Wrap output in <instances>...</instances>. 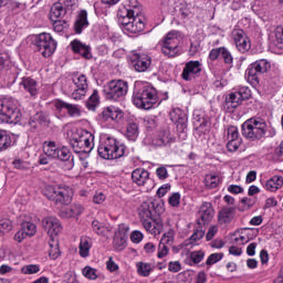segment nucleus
Returning <instances> with one entry per match:
<instances>
[{
    "mask_svg": "<svg viewBox=\"0 0 283 283\" xmlns=\"http://www.w3.org/2000/svg\"><path fill=\"white\" fill-rule=\"evenodd\" d=\"M140 9L137 0H129V8H123L118 11V23L124 32L128 34H140L145 30V18L138 15Z\"/></svg>",
    "mask_w": 283,
    "mask_h": 283,
    "instance_id": "f257e3e1",
    "label": "nucleus"
},
{
    "mask_svg": "<svg viewBox=\"0 0 283 283\" xmlns=\"http://www.w3.org/2000/svg\"><path fill=\"white\" fill-rule=\"evenodd\" d=\"M133 103L139 109H151L158 105V91L147 82H136Z\"/></svg>",
    "mask_w": 283,
    "mask_h": 283,
    "instance_id": "f03ea898",
    "label": "nucleus"
},
{
    "mask_svg": "<svg viewBox=\"0 0 283 283\" xmlns=\"http://www.w3.org/2000/svg\"><path fill=\"white\" fill-rule=\"evenodd\" d=\"M42 149L43 154L51 160H62V163H64L63 169L65 171L74 169V159L72 158V153L67 147H61L54 142H44Z\"/></svg>",
    "mask_w": 283,
    "mask_h": 283,
    "instance_id": "7ed1b4c3",
    "label": "nucleus"
},
{
    "mask_svg": "<svg viewBox=\"0 0 283 283\" xmlns=\"http://www.w3.org/2000/svg\"><path fill=\"white\" fill-rule=\"evenodd\" d=\"M21 109H19V101L12 97L0 99V123H9L17 125L21 123Z\"/></svg>",
    "mask_w": 283,
    "mask_h": 283,
    "instance_id": "20e7f679",
    "label": "nucleus"
},
{
    "mask_svg": "<svg viewBox=\"0 0 283 283\" xmlns=\"http://www.w3.org/2000/svg\"><path fill=\"white\" fill-rule=\"evenodd\" d=\"M97 151L104 160H116L125 156V146L120 145L114 137H106L101 140Z\"/></svg>",
    "mask_w": 283,
    "mask_h": 283,
    "instance_id": "39448f33",
    "label": "nucleus"
},
{
    "mask_svg": "<svg viewBox=\"0 0 283 283\" xmlns=\"http://www.w3.org/2000/svg\"><path fill=\"white\" fill-rule=\"evenodd\" d=\"M43 195L55 205H70L74 198V190L69 186H46Z\"/></svg>",
    "mask_w": 283,
    "mask_h": 283,
    "instance_id": "423d86ee",
    "label": "nucleus"
},
{
    "mask_svg": "<svg viewBox=\"0 0 283 283\" xmlns=\"http://www.w3.org/2000/svg\"><path fill=\"white\" fill-rule=\"evenodd\" d=\"M71 145L75 154H91L94 149V134L80 129L73 135Z\"/></svg>",
    "mask_w": 283,
    "mask_h": 283,
    "instance_id": "0eeeda50",
    "label": "nucleus"
},
{
    "mask_svg": "<svg viewBox=\"0 0 283 283\" xmlns=\"http://www.w3.org/2000/svg\"><path fill=\"white\" fill-rule=\"evenodd\" d=\"M242 134L250 140H260L266 134V122L260 117L250 118L243 123Z\"/></svg>",
    "mask_w": 283,
    "mask_h": 283,
    "instance_id": "6e6552de",
    "label": "nucleus"
},
{
    "mask_svg": "<svg viewBox=\"0 0 283 283\" xmlns=\"http://www.w3.org/2000/svg\"><path fill=\"white\" fill-rule=\"evenodd\" d=\"M180 41L182 33L179 31L168 32L161 41V52L165 56H178L180 54Z\"/></svg>",
    "mask_w": 283,
    "mask_h": 283,
    "instance_id": "1a4fd4ad",
    "label": "nucleus"
},
{
    "mask_svg": "<svg viewBox=\"0 0 283 283\" xmlns=\"http://www.w3.org/2000/svg\"><path fill=\"white\" fill-rule=\"evenodd\" d=\"M129 92V84L123 80H113L104 87L107 101H118L125 98Z\"/></svg>",
    "mask_w": 283,
    "mask_h": 283,
    "instance_id": "9d476101",
    "label": "nucleus"
},
{
    "mask_svg": "<svg viewBox=\"0 0 283 283\" xmlns=\"http://www.w3.org/2000/svg\"><path fill=\"white\" fill-rule=\"evenodd\" d=\"M36 48L44 56V59H48L56 52V42L54 38H52V34L50 33H41L36 38Z\"/></svg>",
    "mask_w": 283,
    "mask_h": 283,
    "instance_id": "9b49d317",
    "label": "nucleus"
},
{
    "mask_svg": "<svg viewBox=\"0 0 283 283\" xmlns=\"http://www.w3.org/2000/svg\"><path fill=\"white\" fill-rule=\"evenodd\" d=\"M42 227L44 231L50 235L51 240H56V237L61 231H63V227L61 226V221L55 217H45L42 220Z\"/></svg>",
    "mask_w": 283,
    "mask_h": 283,
    "instance_id": "f8f14e48",
    "label": "nucleus"
},
{
    "mask_svg": "<svg viewBox=\"0 0 283 283\" xmlns=\"http://www.w3.org/2000/svg\"><path fill=\"white\" fill-rule=\"evenodd\" d=\"M231 39L234 41L237 49L242 54L251 50V41H249L247 33H244L242 29H234L231 32Z\"/></svg>",
    "mask_w": 283,
    "mask_h": 283,
    "instance_id": "ddd939ff",
    "label": "nucleus"
},
{
    "mask_svg": "<svg viewBox=\"0 0 283 283\" xmlns=\"http://www.w3.org/2000/svg\"><path fill=\"white\" fill-rule=\"evenodd\" d=\"M251 98V88L241 86L237 92H232L226 98L227 103H230L232 107L242 105V101H249Z\"/></svg>",
    "mask_w": 283,
    "mask_h": 283,
    "instance_id": "4468645a",
    "label": "nucleus"
},
{
    "mask_svg": "<svg viewBox=\"0 0 283 283\" xmlns=\"http://www.w3.org/2000/svg\"><path fill=\"white\" fill-rule=\"evenodd\" d=\"M200 72H202V66H201L200 62L190 61L184 67L181 76H182L184 81H193V78H196V76H198V74H200Z\"/></svg>",
    "mask_w": 283,
    "mask_h": 283,
    "instance_id": "2eb2a0df",
    "label": "nucleus"
},
{
    "mask_svg": "<svg viewBox=\"0 0 283 283\" xmlns=\"http://www.w3.org/2000/svg\"><path fill=\"white\" fill-rule=\"evenodd\" d=\"M132 61L136 72H147L151 65V57L145 53L133 54Z\"/></svg>",
    "mask_w": 283,
    "mask_h": 283,
    "instance_id": "dca6fc26",
    "label": "nucleus"
},
{
    "mask_svg": "<svg viewBox=\"0 0 283 283\" xmlns=\"http://www.w3.org/2000/svg\"><path fill=\"white\" fill-rule=\"evenodd\" d=\"M154 211H156V201L148 199L144 202L138 208V216L140 219V222L143 220H148L154 218Z\"/></svg>",
    "mask_w": 283,
    "mask_h": 283,
    "instance_id": "f3484780",
    "label": "nucleus"
},
{
    "mask_svg": "<svg viewBox=\"0 0 283 283\" xmlns=\"http://www.w3.org/2000/svg\"><path fill=\"white\" fill-rule=\"evenodd\" d=\"M142 224L145 231L150 233V235H160V233H163V229L165 228L163 221L160 220L144 219Z\"/></svg>",
    "mask_w": 283,
    "mask_h": 283,
    "instance_id": "a211bd4d",
    "label": "nucleus"
},
{
    "mask_svg": "<svg viewBox=\"0 0 283 283\" xmlns=\"http://www.w3.org/2000/svg\"><path fill=\"white\" fill-rule=\"evenodd\" d=\"M214 213L211 202H203L199 208L198 218L201 220L202 224H207V222L213 220Z\"/></svg>",
    "mask_w": 283,
    "mask_h": 283,
    "instance_id": "6ab92c4d",
    "label": "nucleus"
},
{
    "mask_svg": "<svg viewBox=\"0 0 283 283\" xmlns=\"http://www.w3.org/2000/svg\"><path fill=\"white\" fill-rule=\"evenodd\" d=\"M70 46L75 54H80L84 59H92V48H90V45L78 40H73Z\"/></svg>",
    "mask_w": 283,
    "mask_h": 283,
    "instance_id": "aec40b11",
    "label": "nucleus"
},
{
    "mask_svg": "<svg viewBox=\"0 0 283 283\" xmlns=\"http://www.w3.org/2000/svg\"><path fill=\"white\" fill-rule=\"evenodd\" d=\"M132 180L135 182V185H138V187H145L147 182H150L151 179H149V171H147L145 168H137L132 172Z\"/></svg>",
    "mask_w": 283,
    "mask_h": 283,
    "instance_id": "412c9836",
    "label": "nucleus"
},
{
    "mask_svg": "<svg viewBox=\"0 0 283 283\" xmlns=\"http://www.w3.org/2000/svg\"><path fill=\"white\" fill-rule=\"evenodd\" d=\"M171 143H176V137H174L169 130L160 132L159 135L153 139L154 147H167V145H171Z\"/></svg>",
    "mask_w": 283,
    "mask_h": 283,
    "instance_id": "4be33fe9",
    "label": "nucleus"
},
{
    "mask_svg": "<svg viewBox=\"0 0 283 283\" xmlns=\"http://www.w3.org/2000/svg\"><path fill=\"white\" fill-rule=\"evenodd\" d=\"M20 90H24L30 96H36L39 94V83L34 78L23 77L20 82Z\"/></svg>",
    "mask_w": 283,
    "mask_h": 283,
    "instance_id": "5701e85b",
    "label": "nucleus"
},
{
    "mask_svg": "<svg viewBox=\"0 0 283 283\" xmlns=\"http://www.w3.org/2000/svg\"><path fill=\"white\" fill-rule=\"evenodd\" d=\"M103 120H120L123 118V111L116 106H107L102 112Z\"/></svg>",
    "mask_w": 283,
    "mask_h": 283,
    "instance_id": "b1692460",
    "label": "nucleus"
},
{
    "mask_svg": "<svg viewBox=\"0 0 283 283\" xmlns=\"http://www.w3.org/2000/svg\"><path fill=\"white\" fill-rule=\"evenodd\" d=\"M263 187L265 191L275 193V191H280V189L283 187V177L280 175H274L264 182Z\"/></svg>",
    "mask_w": 283,
    "mask_h": 283,
    "instance_id": "393cba45",
    "label": "nucleus"
},
{
    "mask_svg": "<svg viewBox=\"0 0 283 283\" xmlns=\"http://www.w3.org/2000/svg\"><path fill=\"white\" fill-rule=\"evenodd\" d=\"M235 218V209L233 207H224L219 211V224H229Z\"/></svg>",
    "mask_w": 283,
    "mask_h": 283,
    "instance_id": "a878e982",
    "label": "nucleus"
},
{
    "mask_svg": "<svg viewBox=\"0 0 283 283\" xmlns=\"http://www.w3.org/2000/svg\"><path fill=\"white\" fill-rule=\"evenodd\" d=\"M87 25H90V22L87 21V11L82 10L80 11L74 24L76 34H81Z\"/></svg>",
    "mask_w": 283,
    "mask_h": 283,
    "instance_id": "bb28decb",
    "label": "nucleus"
},
{
    "mask_svg": "<svg viewBox=\"0 0 283 283\" xmlns=\"http://www.w3.org/2000/svg\"><path fill=\"white\" fill-rule=\"evenodd\" d=\"M92 238L82 237L80 239L78 253L81 258H90V251H92Z\"/></svg>",
    "mask_w": 283,
    "mask_h": 283,
    "instance_id": "cd10ccee",
    "label": "nucleus"
},
{
    "mask_svg": "<svg viewBox=\"0 0 283 283\" xmlns=\"http://www.w3.org/2000/svg\"><path fill=\"white\" fill-rule=\"evenodd\" d=\"M270 39L279 50H283V27H276L270 34Z\"/></svg>",
    "mask_w": 283,
    "mask_h": 283,
    "instance_id": "c85d7f7f",
    "label": "nucleus"
},
{
    "mask_svg": "<svg viewBox=\"0 0 283 283\" xmlns=\"http://www.w3.org/2000/svg\"><path fill=\"white\" fill-rule=\"evenodd\" d=\"M187 118V115L185 114V111L180 108H175L170 112V119L172 123H176V125H181V127H187V124L185 123V119Z\"/></svg>",
    "mask_w": 283,
    "mask_h": 283,
    "instance_id": "c756f323",
    "label": "nucleus"
},
{
    "mask_svg": "<svg viewBox=\"0 0 283 283\" xmlns=\"http://www.w3.org/2000/svg\"><path fill=\"white\" fill-rule=\"evenodd\" d=\"M63 4L61 2H55L50 10L49 19L50 21H60L64 14Z\"/></svg>",
    "mask_w": 283,
    "mask_h": 283,
    "instance_id": "7c9ffc66",
    "label": "nucleus"
},
{
    "mask_svg": "<svg viewBox=\"0 0 283 283\" xmlns=\"http://www.w3.org/2000/svg\"><path fill=\"white\" fill-rule=\"evenodd\" d=\"M12 138H14L12 134L0 130V151H6L8 147L12 146Z\"/></svg>",
    "mask_w": 283,
    "mask_h": 283,
    "instance_id": "2f4dec72",
    "label": "nucleus"
},
{
    "mask_svg": "<svg viewBox=\"0 0 283 283\" xmlns=\"http://www.w3.org/2000/svg\"><path fill=\"white\" fill-rule=\"evenodd\" d=\"M92 229H93L94 232L97 233V235L107 237V235H109V233H112V228L103 224L98 220H94L92 222Z\"/></svg>",
    "mask_w": 283,
    "mask_h": 283,
    "instance_id": "473e14b6",
    "label": "nucleus"
},
{
    "mask_svg": "<svg viewBox=\"0 0 283 283\" xmlns=\"http://www.w3.org/2000/svg\"><path fill=\"white\" fill-rule=\"evenodd\" d=\"M259 74L260 73L250 64L245 71V80L250 85H258L260 83Z\"/></svg>",
    "mask_w": 283,
    "mask_h": 283,
    "instance_id": "72a5a7b5",
    "label": "nucleus"
},
{
    "mask_svg": "<svg viewBox=\"0 0 283 283\" xmlns=\"http://www.w3.org/2000/svg\"><path fill=\"white\" fill-rule=\"evenodd\" d=\"M251 66L259 74H264L271 70V62H269L266 60H258L256 62L252 63Z\"/></svg>",
    "mask_w": 283,
    "mask_h": 283,
    "instance_id": "f704fd0d",
    "label": "nucleus"
},
{
    "mask_svg": "<svg viewBox=\"0 0 283 283\" xmlns=\"http://www.w3.org/2000/svg\"><path fill=\"white\" fill-rule=\"evenodd\" d=\"M49 255L51 260H57V258L61 255V250L59 249V240L57 239H51L49 241Z\"/></svg>",
    "mask_w": 283,
    "mask_h": 283,
    "instance_id": "c9c22d12",
    "label": "nucleus"
},
{
    "mask_svg": "<svg viewBox=\"0 0 283 283\" xmlns=\"http://www.w3.org/2000/svg\"><path fill=\"white\" fill-rule=\"evenodd\" d=\"M136 269L138 275H142V277H149V273L153 271L151 264L145 262H137Z\"/></svg>",
    "mask_w": 283,
    "mask_h": 283,
    "instance_id": "e433bc0d",
    "label": "nucleus"
},
{
    "mask_svg": "<svg viewBox=\"0 0 283 283\" xmlns=\"http://www.w3.org/2000/svg\"><path fill=\"white\" fill-rule=\"evenodd\" d=\"M101 103V97L98 96V91L94 90L92 95L88 97L86 102L87 109L94 111L98 107Z\"/></svg>",
    "mask_w": 283,
    "mask_h": 283,
    "instance_id": "4c0bfd02",
    "label": "nucleus"
},
{
    "mask_svg": "<svg viewBox=\"0 0 283 283\" xmlns=\"http://www.w3.org/2000/svg\"><path fill=\"white\" fill-rule=\"evenodd\" d=\"M207 189H216L220 185V177L217 175H207L205 178Z\"/></svg>",
    "mask_w": 283,
    "mask_h": 283,
    "instance_id": "58836bf2",
    "label": "nucleus"
},
{
    "mask_svg": "<svg viewBox=\"0 0 283 283\" xmlns=\"http://www.w3.org/2000/svg\"><path fill=\"white\" fill-rule=\"evenodd\" d=\"M82 274L84 275V277H86V280H98V270L90 265H86L82 270Z\"/></svg>",
    "mask_w": 283,
    "mask_h": 283,
    "instance_id": "ea45409f",
    "label": "nucleus"
},
{
    "mask_svg": "<svg viewBox=\"0 0 283 283\" xmlns=\"http://www.w3.org/2000/svg\"><path fill=\"white\" fill-rule=\"evenodd\" d=\"M41 271V266L39 264H28L21 268V273L23 275H34Z\"/></svg>",
    "mask_w": 283,
    "mask_h": 283,
    "instance_id": "a19ab883",
    "label": "nucleus"
},
{
    "mask_svg": "<svg viewBox=\"0 0 283 283\" xmlns=\"http://www.w3.org/2000/svg\"><path fill=\"white\" fill-rule=\"evenodd\" d=\"M73 83H74L75 87H81L82 90H87V87H88L87 76H85L84 74L75 75L73 77Z\"/></svg>",
    "mask_w": 283,
    "mask_h": 283,
    "instance_id": "79ce46f5",
    "label": "nucleus"
},
{
    "mask_svg": "<svg viewBox=\"0 0 283 283\" xmlns=\"http://www.w3.org/2000/svg\"><path fill=\"white\" fill-rule=\"evenodd\" d=\"M126 136L128 140H136L138 138V125L137 124H129L126 128Z\"/></svg>",
    "mask_w": 283,
    "mask_h": 283,
    "instance_id": "37998d69",
    "label": "nucleus"
},
{
    "mask_svg": "<svg viewBox=\"0 0 283 283\" xmlns=\"http://www.w3.org/2000/svg\"><path fill=\"white\" fill-rule=\"evenodd\" d=\"M179 14L181 19H184V21H189V19H193V10H191V7L187 4L181 6Z\"/></svg>",
    "mask_w": 283,
    "mask_h": 283,
    "instance_id": "c03bdc74",
    "label": "nucleus"
},
{
    "mask_svg": "<svg viewBox=\"0 0 283 283\" xmlns=\"http://www.w3.org/2000/svg\"><path fill=\"white\" fill-rule=\"evenodd\" d=\"M113 244H114V249H116V251H123L127 247V237H125V235L115 237Z\"/></svg>",
    "mask_w": 283,
    "mask_h": 283,
    "instance_id": "a18cd8bd",
    "label": "nucleus"
},
{
    "mask_svg": "<svg viewBox=\"0 0 283 283\" xmlns=\"http://www.w3.org/2000/svg\"><path fill=\"white\" fill-rule=\"evenodd\" d=\"M189 258L192 264H200V262L205 260V251L202 250L192 251Z\"/></svg>",
    "mask_w": 283,
    "mask_h": 283,
    "instance_id": "49530a36",
    "label": "nucleus"
},
{
    "mask_svg": "<svg viewBox=\"0 0 283 283\" xmlns=\"http://www.w3.org/2000/svg\"><path fill=\"white\" fill-rule=\"evenodd\" d=\"M174 235H175L174 230H169L163 234L159 242L161 244H166L167 247H171L174 244Z\"/></svg>",
    "mask_w": 283,
    "mask_h": 283,
    "instance_id": "de8ad7c7",
    "label": "nucleus"
},
{
    "mask_svg": "<svg viewBox=\"0 0 283 283\" xmlns=\"http://www.w3.org/2000/svg\"><path fill=\"white\" fill-rule=\"evenodd\" d=\"M21 229L25 232L27 235L31 238L36 233V226L30 221H25L22 223Z\"/></svg>",
    "mask_w": 283,
    "mask_h": 283,
    "instance_id": "09e8293b",
    "label": "nucleus"
},
{
    "mask_svg": "<svg viewBox=\"0 0 283 283\" xmlns=\"http://www.w3.org/2000/svg\"><path fill=\"white\" fill-rule=\"evenodd\" d=\"M242 145V138L239 139H228L227 149L228 151L234 153L240 149Z\"/></svg>",
    "mask_w": 283,
    "mask_h": 283,
    "instance_id": "8fccbe9b",
    "label": "nucleus"
},
{
    "mask_svg": "<svg viewBox=\"0 0 283 283\" xmlns=\"http://www.w3.org/2000/svg\"><path fill=\"white\" fill-rule=\"evenodd\" d=\"M222 258H224V253H222V252L212 253L208 256L206 264L208 266H212V264H218V262H220V260H222Z\"/></svg>",
    "mask_w": 283,
    "mask_h": 283,
    "instance_id": "3c124183",
    "label": "nucleus"
},
{
    "mask_svg": "<svg viewBox=\"0 0 283 283\" xmlns=\"http://www.w3.org/2000/svg\"><path fill=\"white\" fill-rule=\"evenodd\" d=\"M87 94V88L82 87H75V90L71 94V98L74 101H82V98H85Z\"/></svg>",
    "mask_w": 283,
    "mask_h": 283,
    "instance_id": "603ef678",
    "label": "nucleus"
},
{
    "mask_svg": "<svg viewBox=\"0 0 283 283\" xmlns=\"http://www.w3.org/2000/svg\"><path fill=\"white\" fill-rule=\"evenodd\" d=\"M195 125L199 127V129H205V127H209V120L205 119V117H200V115H193Z\"/></svg>",
    "mask_w": 283,
    "mask_h": 283,
    "instance_id": "864d4df0",
    "label": "nucleus"
},
{
    "mask_svg": "<svg viewBox=\"0 0 283 283\" xmlns=\"http://www.w3.org/2000/svg\"><path fill=\"white\" fill-rule=\"evenodd\" d=\"M167 255H169V245L159 242L157 258H159V260H163V258H167Z\"/></svg>",
    "mask_w": 283,
    "mask_h": 283,
    "instance_id": "5fc2aeb1",
    "label": "nucleus"
},
{
    "mask_svg": "<svg viewBox=\"0 0 283 283\" xmlns=\"http://www.w3.org/2000/svg\"><path fill=\"white\" fill-rule=\"evenodd\" d=\"M66 112H67L69 115L73 116V117L81 116V108L76 104H70L69 103L67 106H66Z\"/></svg>",
    "mask_w": 283,
    "mask_h": 283,
    "instance_id": "6e6d98bb",
    "label": "nucleus"
},
{
    "mask_svg": "<svg viewBox=\"0 0 283 283\" xmlns=\"http://www.w3.org/2000/svg\"><path fill=\"white\" fill-rule=\"evenodd\" d=\"M227 136H228V140L239 139L240 138V133L238 132V127H235V126L228 127Z\"/></svg>",
    "mask_w": 283,
    "mask_h": 283,
    "instance_id": "4d7b16f0",
    "label": "nucleus"
},
{
    "mask_svg": "<svg viewBox=\"0 0 283 283\" xmlns=\"http://www.w3.org/2000/svg\"><path fill=\"white\" fill-rule=\"evenodd\" d=\"M12 231V222L9 219L0 220V233H8Z\"/></svg>",
    "mask_w": 283,
    "mask_h": 283,
    "instance_id": "13d9d810",
    "label": "nucleus"
},
{
    "mask_svg": "<svg viewBox=\"0 0 283 283\" xmlns=\"http://www.w3.org/2000/svg\"><path fill=\"white\" fill-rule=\"evenodd\" d=\"M144 238L145 235L143 234V232H140L139 230H135L130 234V242H133L134 244H140Z\"/></svg>",
    "mask_w": 283,
    "mask_h": 283,
    "instance_id": "bf43d9fd",
    "label": "nucleus"
},
{
    "mask_svg": "<svg viewBox=\"0 0 283 283\" xmlns=\"http://www.w3.org/2000/svg\"><path fill=\"white\" fill-rule=\"evenodd\" d=\"M71 212L73 213V218H77V216H81L83 211H85V208L81 203H73L71 207Z\"/></svg>",
    "mask_w": 283,
    "mask_h": 283,
    "instance_id": "052dcab7",
    "label": "nucleus"
},
{
    "mask_svg": "<svg viewBox=\"0 0 283 283\" xmlns=\"http://www.w3.org/2000/svg\"><path fill=\"white\" fill-rule=\"evenodd\" d=\"M53 22V30L54 32H63L65 28H67V22L63 20H55Z\"/></svg>",
    "mask_w": 283,
    "mask_h": 283,
    "instance_id": "680f3d73",
    "label": "nucleus"
},
{
    "mask_svg": "<svg viewBox=\"0 0 283 283\" xmlns=\"http://www.w3.org/2000/svg\"><path fill=\"white\" fill-rule=\"evenodd\" d=\"M156 176L159 180H167L169 178V172L167 171V167L160 166L156 169Z\"/></svg>",
    "mask_w": 283,
    "mask_h": 283,
    "instance_id": "e2e57ef3",
    "label": "nucleus"
},
{
    "mask_svg": "<svg viewBox=\"0 0 283 283\" xmlns=\"http://www.w3.org/2000/svg\"><path fill=\"white\" fill-rule=\"evenodd\" d=\"M170 207H180V193L175 192L168 198Z\"/></svg>",
    "mask_w": 283,
    "mask_h": 283,
    "instance_id": "0e129e2a",
    "label": "nucleus"
},
{
    "mask_svg": "<svg viewBox=\"0 0 283 283\" xmlns=\"http://www.w3.org/2000/svg\"><path fill=\"white\" fill-rule=\"evenodd\" d=\"M221 59H223L224 63H227L228 65H231V63H233V55H231V52H229V50H227L226 48L221 50Z\"/></svg>",
    "mask_w": 283,
    "mask_h": 283,
    "instance_id": "69168bd1",
    "label": "nucleus"
},
{
    "mask_svg": "<svg viewBox=\"0 0 283 283\" xmlns=\"http://www.w3.org/2000/svg\"><path fill=\"white\" fill-rule=\"evenodd\" d=\"M12 165L15 169H21L22 171L30 168V164L21 159L13 160Z\"/></svg>",
    "mask_w": 283,
    "mask_h": 283,
    "instance_id": "338daca9",
    "label": "nucleus"
},
{
    "mask_svg": "<svg viewBox=\"0 0 283 283\" xmlns=\"http://www.w3.org/2000/svg\"><path fill=\"white\" fill-rule=\"evenodd\" d=\"M53 105H54L56 112H63V109H67L69 103L64 102V101H61V99H55L53 102Z\"/></svg>",
    "mask_w": 283,
    "mask_h": 283,
    "instance_id": "774afa93",
    "label": "nucleus"
}]
</instances>
